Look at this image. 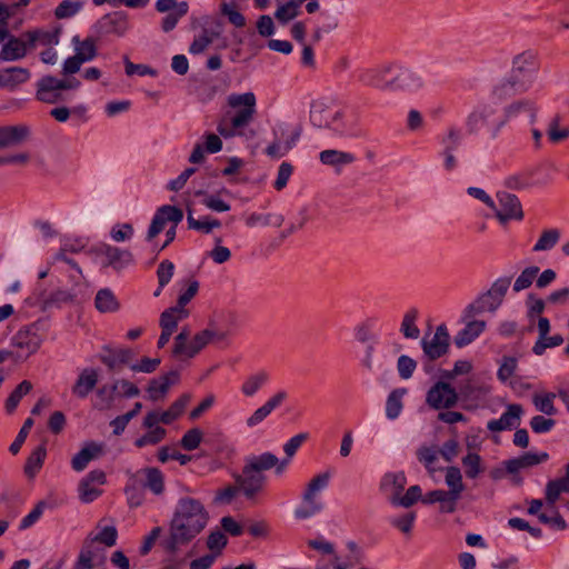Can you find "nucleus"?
<instances>
[{"label": "nucleus", "instance_id": "f704fd0d", "mask_svg": "<svg viewBox=\"0 0 569 569\" xmlns=\"http://www.w3.org/2000/svg\"><path fill=\"white\" fill-rule=\"evenodd\" d=\"M284 221V218L280 213H257L252 212L246 218V224L250 228L257 226H272L280 227Z\"/></svg>", "mask_w": 569, "mask_h": 569}, {"label": "nucleus", "instance_id": "aec40b11", "mask_svg": "<svg viewBox=\"0 0 569 569\" xmlns=\"http://www.w3.org/2000/svg\"><path fill=\"white\" fill-rule=\"evenodd\" d=\"M236 483L247 498L254 497L260 492L266 482V476L263 473H257L243 466L242 473L234 476Z\"/></svg>", "mask_w": 569, "mask_h": 569}, {"label": "nucleus", "instance_id": "2eb2a0df", "mask_svg": "<svg viewBox=\"0 0 569 569\" xmlns=\"http://www.w3.org/2000/svg\"><path fill=\"white\" fill-rule=\"evenodd\" d=\"M129 475L143 490H149L154 496H161L164 492V476L158 468L146 467Z\"/></svg>", "mask_w": 569, "mask_h": 569}, {"label": "nucleus", "instance_id": "bf43d9fd", "mask_svg": "<svg viewBox=\"0 0 569 569\" xmlns=\"http://www.w3.org/2000/svg\"><path fill=\"white\" fill-rule=\"evenodd\" d=\"M203 438V432L199 428L188 430L180 440L184 450L191 451L199 447Z\"/></svg>", "mask_w": 569, "mask_h": 569}, {"label": "nucleus", "instance_id": "9d476101", "mask_svg": "<svg viewBox=\"0 0 569 569\" xmlns=\"http://www.w3.org/2000/svg\"><path fill=\"white\" fill-rule=\"evenodd\" d=\"M189 327H183L174 337L172 356L177 358H193L206 347V335L196 333L190 338Z\"/></svg>", "mask_w": 569, "mask_h": 569}, {"label": "nucleus", "instance_id": "680f3d73", "mask_svg": "<svg viewBox=\"0 0 569 569\" xmlns=\"http://www.w3.org/2000/svg\"><path fill=\"white\" fill-rule=\"evenodd\" d=\"M73 296L68 290L58 289L51 292L48 297L42 299L43 306L46 308L50 307H59L62 303H68L72 301Z\"/></svg>", "mask_w": 569, "mask_h": 569}, {"label": "nucleus", "instance_id": "f3484780", "mask_svg": "<svg viewBox=\"0 0 569 569\" xmlns=\"http://www.w3.org/2000/svg\"><path fill=\"white\" fill-rule=\"evenodd\" d=\"M391 90L417 91L425 84L420 72L410 69H399L390 79Z\"/></svg>", "mask_w": 569, "mask_h": 569}, {"label": "nucleus", "instance_id": "7c9ffc66", "mask_svg": "<svg viewBox=\"0 0 569 569\" xmlns=\"http://www.w3.org/2000/svg\"><path fill=\"white\" fill-rule=\"evenodd\" d=\"M188 317V309H181L173 306L166 309L160 315L159 325L161 330H167L173 333L177 330L179 322L187 319Z\"/></svg>", "mask_w": 569, "mask_h": 569}, {"label": "nucleus", "instance_id": "4d7b16f0", "mask_svg": "<svg viewBox=\"0 0 569 569\" xmlns=\"http://www.w3.org/2000/svg\"><path fill=\"white\" fill-rule=\"evenodd\" d=\"M439 451L433 447L421 446L417 450L418 460L428 469L433 472V463L438 460Z\"/></svg>", "mask_w": 569, "mask_h": 569}, {"label": "nucleus", "instance_id": "c03bdc74", "mask_svg": "<svg viewBox=\"0 0 569 569\" xmlns=\"http://www.w3.org/2000/svg\"><path fill=\"white\" fill-rule=\"evenodd\" d=\"M32 389V383L28 380L20 382L16 389L10 393L6 401V410L8 413H12L18 407L20 400L28 395Z\"/></svg>", "mask_w": 569, "mask_h": 569}, {"label": "nucleus", "instance_id": "1a4fd4ad", "mask_svg": "<svg viewBox=\"0 0 569 569\" xmlns=\"http://www.w3.org/2000/svg\"><path fill=\"white\" fill-rule=\"evenodd\" d=\"M42 322L36 321L19 329L11 339V345L19 350L18 357H29L38 351L43 336Z\"/></svg>", "mask_w": 569, "mask_h": 569}, {"label": "nucleus", "instance_id": "473e14b6", "mask_svg": "<svg viewBox=\"0 0 569 569\" xmlns=\"http://www.w3.org/2000/svg\"><path fill=\"white\" fill-rule=\"evenodd\" d=\"M320 161L326 166L340 168L350 164L355 161V156L350 152H345L336 149L323 150L319 154Z\"/></svg>", "mask_w": 569, "mask_h": 569}, {"label": "nucleus", "instance_id": "f03ea898", "mask_svg": "<svg viewBox=\"0 0 569 569\" xmlns=\"http://www.w3.org/2000/svg\"><path fill=\"white\" fill-rule=\"evenodd\" d=\"M227 101L230 110L219 119L217 131L224 139L243 136L257 113L256 96L253 92L232 93Z\"/></svg>", "mask_w": 569, "mask_h": 569}, {"label": "nucleus", "instance_id": "9b49d317", "mask_svg": "<svg viewBox=\"0 0 569 569\" xmlns=\"http://www.w3.org/2000/svg\"><path fill=\"white\" fill-rule=\"evenodd\" d=\"M426 402L435 410L449 409L457 405L458 393L449 383L438 381L428 390Z\"/></svg>", "mask_w": 569, "mask_h": 569}, {"label": "nucleus", "instance_id": "4468645a", "mask_svg": "<svg viewBox=\"0 0 569 569\" xmlns=\"http://www.w3.org/2000/svg\"><path fill=\"white\" fill-rule=\"evenodd\" d=\"M182 219L183 211L178 207L169 204L160 207L152 218L151 224L147 232V240L151 241L153 238H156L164 229L168 221L178 224L182 221Z\"/></svg>", "mask_w": 569, "mask_h": 569}, {"label": "nucleus", "instance_id": "39448f33", "mask_svg": "<svg viewBox=\"0 0 569 569\" xmlns=\"http://www.w3.org/2000/svg\"><path fill=\"white\" fill-rule=\"evenodd\" d=\"M330 471L318 473L311 478L301 493L300 505L295 509V517L306 520L319 515L325 509L321 492L329 486Z\"/></svg>", "mask_w": 569, "mask_h": 569}, {"label": "nucleus", "instance_id": "774afa93", "mask_svg": "<svg viewBox=\"0 0 569 569\" xmlns=\"http://www.w3.org/2000/svg\"><path fill=\"white\" fill-rule=\"evenodd\" d=\"M110 236L116 242L130 240L133 236V227L130 223H117L111 228Z\"/></svg>", "mask_w": 569, "mask_h": 569}, {"label": "nucleus", "instance_id": "c85d7f7f", "mask_svg": "<svg viewBox=\"0 0 569 569\" xmlns=\"http://www.w3.org/2000/svg\"><path fill=\"white\" fill-rule=\"evenodd\" d=\"M29 43L23 36L21 38L10 37L0 51V59L3 61H16L26 57Z\"/></svg>", "mask_w": 569, "mask_h": 569}, {"label": "nucleus", "instance_id": "864d4df0", "mask_svg": "<svg viewBox=\"0 0 569 569\" xmlns=\"http://www.w3.org/2000/svg\"><path fill=\"white\" fill-rule=\"evenodd\" d=\"M425 498L422 496V490L418 485L411 486L407 489L405 495H400L397 500L395 501L393 506H400L403 508H410L413 506L417 501Z\"/></svg>", "mask_w": 569, "mask_h": 569}, {"label": "nucleus", "instance_id": "603ef678", "mask_svg": "<svg viewBox=\"0 0 569 569\" xmlns=\"http://www.w3.org/2000/svg\"><path fill=\"white\" fill-rule=\"evenodd\" d=\"M539 271L540 269L537 266H531L523 269L513 283V290L516 292H520L525 289H528L537 278Z\"/></svg>", "mask_w": 569, "mask_h": 569}, {"label": "nucleus", "instance_id": "dca6fc26", "mask_svg": "<svg viewBox=\"0 0 569 569\" xmlns=\"http://www.w3.org/2000/svg\"><path fill=\"white\" fill-rule=\"evenodd\" d=\"M58 79L52 76L42 77L37 83V99L44 103H57L63 101V90Z\"/></svg>", "mask_w": 569, "mask_h": 569}, {"label": "nucleus", "instance_id": "79ce46f5", "mask_svg": "<svg viewBox=\"0 0 569 569\" xmlns=\"http://www.w3.org/2000/svg\"><path fill=\"white\" fill-rule=\"evenodd\" d=\"M46 455V447L39 446L28 457L24 466V472L29 478L34 477V475L41 469Z\"/></svg>", "mask_w": 569, "mask_h": 569}, {"label": "nucleus", "instance_id": "2f4dec72", "mask_svg": "<svg viewBox=\"0 0 569 569\" xmlns=\"http://www.w3.org/2000/svg\"><path fill=\"white\" fill-rule=\"evenodd\" d=\"M29 134L23 126L0 127V149L21 143Z\"/></svg>", "mask_w": 569, "mask_h": 569}, {"label": "nucleus", "instance_id": "4be33fe9", "mask_svg": "<svg viewBox=\"0 0 569 569\" xmlns=\"http://www.w3.org/2000/svg\"><path fill=\"white\" fill-rule=\"evenodd\" d=\"M103 453V443L89 441L78 453L73 456L71 460V467L74 471L80 472L87 468L90 461L99 458Z\"/></svg>", "mask_w": 569, "mask_h": 569}, {"label": "nucleus", "instance_id": "49530a36", "mask_svg": "<svg viewBox=\"0 0 569 569\" xmlns=\"http://www.w3.org/2000/svg\"><path fill=\"white\" fill-rule=\"evenodd\" d=\"M547 136L551 143H559L569 139V127L560 126V117L555 116L547 129Z\"/></svg>", "mask_w": 569, "mask_h": 569}, {"label": "nucleus", "instance_id": "f8f14e48", "mask_svg": "<svg viewBox=\"0 0 569 569\" xmlns=\"http://www.w3.org/2000/svg\"><path fill=\"white\" fill-rule=\"evenodd\" d=\"M497 198L500 209H493L496 218L501 224H506L509 220H522L523 211L521 202L517 196L509 192H498Z\"/></svg>", "mask_w": 569, "mask_h": 569}, {"label": "nucleus", "instance_id": "052dcab7", "mask_svg": "<svg viewBox=\"0 0 569 569\" xmlns=\"http://www.w3.org/2000/svg\"><path fill=\"white\" fill-rule=\"evenodd\" d=\"M481 458L478 453H468L462 458V465L465 467L466 476L470 479H475L481 472L480 468Z\"/></svg>", "mask_w": 569, "mask_h": 569}, {"label": "nucleus", "instance_id": "a19ab883", "mask_svg": "<svg viewBox=\"0 0 569 569\" xmlns=\"http://www.w3.org/2000/svg\"><path fill=\"white\" fill-rule=\"evenodd\" d=\"M557 393L555 392H545V393H536L532 397V402L538 411L545 413L547 416H555L558 410L553 405L555 398Z\"/></svg>", "mask_w": 569, "mask_h": 569}, {"label": "nucleus", "instance_id": "423d86ee", "mask_svg": "<svg viewBox=\"0 0 569 569\" xmlns=\"http://www.w3.org/2000/svg\"><path fill=\"white\" fill-rule=\"evenodd\" d=\"M539 107L537 102L529 98H521L508 103L502 111V118L497 120L489 128V136L496 139L500 130L510 123L533 124L537 121Z\"/></svg>", "mask_w": 569, "mask_h": 569}, {"label": "nucleus", "instance_id": "a878e982", "mask_svg": "<svg viewBox=\"0 0 569 569\" xmlns=\"http://www.w3.org/2000/svg\"><path fill=\"white\" fill-rule=\"evenodd\" d=\"M465 327L453 338L455 345L462 348L476 340L486 329L483 320H462Z\"/></svg>", "mask_w": 569, "mask_h": 569}, {"label": "nucleus", "instance_id": "b1692460", "mask_svg": "<svg viewBox=\"0 0 569 569\" xmlns=\"http://www.w3.org/2000/svg\"><path fill=\"white\" fill-rule=\"evenodd\" d=\"M244 467L248 471L251 470L257 473H263L273 467H277V472L281 473L286 467V461L279 463V459L271 452H264L259 456H251L246 459Z\"/></svg>", "mask_w": 569, "mask_h": 569}, {"label": "nucleus", "instance_id": "69168bd1", "mask_svg": "<svg viewBox=\"0 0 569 569\" xmlns=\"http://www.w3.org/2000/svg\"><path fill=\"white\" fill-rule=\"evenodd\" d=\"M78 491H79V499L83 503L92 502L102 493V491L100 489H98L97 487H94V485H90L82 479L80 480V482L78 485Z\"/></svg>", "mask_w": 569, "mask_h": 569}, {"label": "nucleus", "instance_id": "bb28decb", "mask_svg": "<svg viewBox=\"0 0 569 569\" xmlns=\"http://www.w3.org/2000/svg\"><path fill=\"white\" fill-rule=\"evenodd\" d=\"M99 376L96 369H83L72 386V393L80 399L87 398L88 395L96 388Z\"/></svg>", "mask_w": 569, "mask_h": 569}, {"label": "nucleus", "instance_id": "e2e57ef3", "mask_svg": "<svg viewBox=\"0 0 569 569\" xmlns=\"http://www.w3.org/2000/svg\"><path fill=\"white\" fill-rule=\"evenodd\" d=\"M82 7L80 1L63 0L54 10L57 19L73 17Z\"/></svg>", "mask_w": 569, "mask_h": 569}, {"label": "nucleus", "instance_id": "8fccbe9b", "mask_svg": "<svg viewBox=\"0 0 569 569\" xmlns=\"http://www.w3.org/2000/svg\"><path fill=\"white\" fill-rule=\"evenodd\" d=\"M189 4L186 1H182L178 4L177 10L169 12L163 19H162V30L164 32H169L173 30L182 17H184L188 13Z\"/></svg>", "mask_w": 569, "mask_h": 569}, {"label": "nucleus", "instance_id": "c756f323", "mask_svg": "<svg viewBox=\"0 0 569 569\" xmlns=\"http://www.w3.org/2000/svg\"><path fill=\"white\" fill-rule=\"evenodd\" d=\"M30 78V71L22 67H10L0 69V86L8 89H14L24 83Z\"/></svg>", "mask_w": 569, "mask_h": 569}, {"label": "nucleus", "instance_id": "37998d69", "mask_svg": "<svg viewBox=\"0 0 569 569\" xmlns=\"http://www.w3.org/2000/svg\"><path fill=\"white\" fill-rule=\"evenodd\" d=\"M405 392V389H395L389 393L386 402V416L389 419L393 420L401 413Z\"/></svg>", "mask_w": 569, "mask_h": 569}, {"label": "nucleus", "instance_id": "c9c22d12", "mask_svg": "<svg viewBox=\"0 0 569 569\" xmlns=\"http://www.w3.org/2000/svg\"><path fill=\"white\" fill-rule=\"evenodd\" d=\"M124 495L127 498V503L130 508H138L146 500L144 490L138 482L134 481L130 475L124 487Z\"/></svg>", "mask_w": 569, "mask_h": 569}, {"label": "nucleus", "instance_id": "ddd939ff", "mask_svg": "<svg viewBox=\"0 0 569 569\" xmlns=\"http://www.w3.org/2000/svg\"><path fill=\"white\" fill-rule=\"evenodd\" d=\"M449 333L445 325L437 327L435 333L429 338L426 335L421 340L425 355L430 360H436L447 353L449 348Z\"/></svg>", "mask_w": 569, "mask_h": 569}, {"label": "nucleus", "instance_id": "20e7f679", "mask_svg": "<svg viewBox=\"0 0 569 569\" xmlns=\"http://www.w3.org/2000/svg\"><path fill=\"white\" fill-rule=\"evenodd\" d=\"M445 482L448 490L436 489L429 491L422 499V502L426 505L439 503V511L441 513H453L466 489L460 469L458 467L446 468Z\"/></svg>", "mask_w": 569, "mask_h": 569}, {"label": "nucleus", "instance_id": "cd10ccee", "mask_svg": "<svg viewBox=\"0 0 569 569\" xmlns=\"http://www.w3.org/2000/svg\"><path fill=\"white\" fill-rule=\"evenodd\" d=\"M549 459L547 452L533 453L526 452L522 456L505 461V468L509 473H517L521 469L537 466Z\"/></svg>", "mask_w": 569, "mask_h": 569}, {"label": "nucleus", "instance_id": "09e8293b", "mask_svg": "<svg viewBox=\"0 0 569 569\" xmlns=\"http://www.w3.org/2000/svg\"><path fill=\"white\" fill-rule=\"evenodd\" d=\"M89 538L93 543L99 542L106 547H113L117 543L118 531L114 526H106L96 535L90 533Z\"/></svg>", "mask_w": 569, "mask_h": 569}, {"label": "nucleus", "instance_id": "6e6d98bb", "mask_svg": "<svg viewBox=\"0 0 569 569\" xmlns=\"http://www.w3.org/2000/svg\"><path fill=\"white\" fill-rule=\"evenodd\" d=\"M563 338L561 335H553L549 337L548 335L543 338H538L532 347V352L537 356H541L545 353L547 348L558 347L563 343Z\"/></svg>", "mask_w": 569, "mask_h": 569}, {"label": "nucleus", "instance_id": "ea45409f", "mask_svg": "<svg viewBox=\"0 0 569 569\" xmlns=\"http://www.w3.org/2000/svg\"><path fill=\"white\" fill-rule=\"evenodd\" d=\"M269 380V375L266 371H259L249 376L241 386V391L247 397L254 396L259 389L262 388Z\"/></svg>", "mask_w": 569, "mask_h": 569}, {"label": "nucleus", "instance_id": "5701e85b", "mask_svg": "<svg viewBox=\"0 0 569 569\" xmlns=\"http://www.w3.org/2000/svg\"><path fill=\"white\" fill-rule=\"evenodd\" d=\"M222 33V24L216 21L212 26L202 29L201 33L194 37L189 47V52L192 54L202 53L211 43L217 41Z\"/></svg>", "mask_w": 569, "mask_h": 569}, {"label": "nucleus", "instance_id": "338daca9", "mask_svg": "<svg viewBox=\"0 0 569 569\" xmlns=\"http://www.w3.org/2000/svg\"><path fill=\"white\" fill-rule=\"evenodd\" d=\"M174 272V264L170 260H163L159 263L157 269L158 283L160 288L166 287L172 279Z\"/></svg>", "mask_w": 569, "mask_h": 569}, {"label": "nucleus", "instance_id": "a18cd8bd", "mask_svg": "<svg viewBox=\"0 0 569 569\" xmlns=\"http://www.w3.org/2000/svg\"><path fill=\"white\" fill-rule=\"evenodd\" d=\"M560 236L558 229L543 230L532 250L536 252L551 250L558 243Z\"/></svg>", "mask_w": 569, "mask_h": 569}, {"label": "nucleus", "instance_id": "58836bf2", "mask_svg": "<svg viewBox=\"0 0 569 569\" xmlns=\"http://www.w3.org/2000/svg\"><path fill=\"white\" fill-rule=\"evenodd\" d=\"M96 307L101 312H114L119 309V302L110 289H101L94 299Z\"/></svg>", "mask_w": 569, "mask_h": 569}, {"label": "nucleus", "instance_id": "e433bc0d", "mask_svg": "<svg viewBox=\"0 0 569 569\" xmlns=\"http://www.w3.org/2000/svg\"><path fill=\"white\" fill-rule=\"evenodd\" d=\"M562 493H569V481H567L563 478L548 481V483L546 485L547 505L553 507V505Z\"/></svg>", "mask_w": 569, "mask_h": 569}, {"label": "nucleus", "instance_id": "4c0bfd02", "mask_svg": "<svg viewBox=\"0 0 569 569\" xmlns=\"http://www.w3.org/2000/svg\"><path fill=\"white\" fill-rule=\"evenodd\" d=\"M23 37L28 39V43L30 48H33L37 42H40L43 46L49 44H58L59 43V31L56 30L53 32L42 31V30H33L23 33Z\"/></svg>", "mask_w": 569, "mask_h": 569}, {"label": "nucleus", "instance_id": "6ab92c4d", "mask_svg": "<svg viewBox=\"0 0 569 569\" xmlns=\"http://www.w3.org/2000/svg\"><path fill=\"white\" fill-rule=\"evenodd\" d=\"M523 413L521 405L511 403L507 406V410L499 419L488 421L487 428L492 432H500L517 428Z\"/></svg>", "mask_w": 569, "mask_h": 569}, {"label": "nucleus", "instance_id": "de8ad7c7", "mask_svg": "<svg viewBox=\"0 0 569 569\" xmlns=\"http://www.w3.org/2000/svg\"><path fill=\"white\" fill-rule=\"evenodd\" d=\"M418 318L417 309H410L403 316L400 331L406 338L417 339L420 335V330L416 325V320Z\"/></svg>", "mask_w": 569, "mask_h": 569}, {"label": "nucleus", "instance_id": "5fc2aeb1", "mask_svg": "<svg viewBox=\"0 0 569 569\" xmlns=\"http://www.w3.org/2000/svg\"><path fill=\"white\" fill-rule=\"evenodd\" d=\"M146 390L148 392L149 399L156 402L163 400L170 389L168 388V383L163 382L159 377L151 379Z\"/></svg>", "mask_w": 569, "mask_h": 569}, {"label": "nucleus", "instance_id": "6e6552de", "mask_svg": "<svg viewBox=\"0 0 569 569\" xmlns=\"http://www.w3.org/2000/svg\"><path fill=\"white\" fill-rule=\"evenodd\" d=\"M90 253L103 268L110 267L118 272L133 263V254L130 250L104 242L92 247Z\"/></svg>", "mask_w": 569, "mask_h": 569}, {"label": "nucleus", "instance_id": "a211bd4d", "mask_svg": "<svg viewBox=\"0 0 569 569\" xmlns=\"http://www.w3.org/2000/svg\"><path fill=\"white\" fill-rule=\"evenodd\" d=\"M496 110L491 106L488 104H479L477 106L467 117L466 128L470 134L479 132L480 129L487 128L489 132V128L496 121H490L491 117L495 114Z\"/></svg>", "mask_w": 569, "mask_h": 569}, {"label": "nucleus", "instance_id": "7ed1b4c3", "mask_svg": "<svg viewBox=\"0 0 569 569\" xmlns=\"http://www.w3.org/2000/svg\"><path fill=\"white\" fill-rule=\"evenodd\" d=\"M537 77V68L532 61L519 56L513 61L510 76L493 89V96L499 100L509 99L528 91Z\"/></svg>", "mask_w": 569, "mask_h": 569}, {"label": "nucleus", "instance_id": "13d9d810", "mask_svg": "<svg viewBox=\"0 0 569 569\" xmlns=\"http://www.w3.org/2000/svg\"><path fill=\"white\" fill-rule=\"evenodd\" d=\"M299 13V2H296L293 0H290L286 2L284 4H281L276 13L274 17L282 23H287L288 21L296 18Z\"/></svg>", "mask_w": 569, "mask_h": 569}, {"label": "nucleus", "instance_id": "0eeeda50", "mask_svg": "<svg viewBox=\"0 0 569 569\" xmlns=\"http://www.w3.org/2000/svg\"><path fill=\"white\" fill-rule=\"evenodd\" d=\"M342 112L333 110L323 102H313L310 109V121L317 128H329L339 136L361 137V131L347 128L340 123Z\"/></svg>", "mask_w": 569, "mask_h": 569}, {"label": "nucleus", "instance_id": "393cba45", "mask_svg": "<svg viewBox=\"0 0 569 569\" xmlns=\"http://www.w3.org/2000/svg\"><path fill=\"white\" fill-rule=\"evenodd\" d=\"M406 485L407 477L403 471L388 472L382 477L380 488L388 495L390 503L393 505L405 490Z\"/></svg>", "mask_w": 569, "mask_h": 569}, {"label": "nucleus", "instance_id": "f257e3e1", "mask_svg": "<svg viewBox=\"0 0 569 569\" xmlns=\"http://www.w3.org/2000/svg\"><path fill=\"white\" fill-rule=\"evenodd\" d=\"M209 513L203 503L191 497L180 498L169 523V535L162 541L171 553L189 545L207 526Z\"/></svg>", "mask_w": 569, "mask_h": 569}, {"label": "nucleus", "instance_id": "412c9836", "mask_svg": "<svg viewBox=\"0 0 569 569\" xmlns=\"http://www.w3.org/2000/svg\"><path fill=\"white\" fill-rule=\"evenodd\" d=\"M392 69L389 66L363 70L359 74V81L368 87L391 90L390 79Z\"/></svg>", "mask_w": 569, "mask_h": 569}, {"label": "nucleus", "instance_id": "3c124183", "mask_svg": "<svg viewBox=\"0 0 569 569\" xmlns=\"http://www.w3.org/2000/svg\"><path fill=\"white\" fill-rule=\"evenodd\" d=\"M416 512L408 511L399 516H393L389 518V523L400 530L405 535H410L415 520H416Z\"/></svg>", "mask_w": 569, "mask_h": 569}, {"label": "nucleus", "instance_id": "72a5a7b5", "mask_svg": "<svg viewBox=\"0 0 569 569\" xmlns=\"http://www.w3.org/2000/svg\"><path fill=\"white\" fill-rule=\"evenodd\" d=\"M134 358V352L129 348H121L102 357V362L110 369L116 370L121 365H130Z\"/></svg>", "mask_w": 569, "mask_h": 569}, {"label": "nucleus", "instance_id": "0e129e2a", "mask_svg": "<svg viewBox=\"0 0 569 569\" xmlns=\"http://www.w3.org/2000/svg\"><path fill=\"white\" fill-rule=\"evenodd\" d=\"M539 521L548 525L557 530H563L567 528V523L561 515L551 507L550 513L548 511H543L539 513Z\"/></svg>", "mask_w": 569, "mask_h": 569}]
</instances>
